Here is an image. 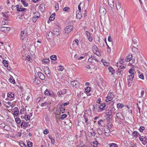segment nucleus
I'll list each match as a JSON object with an SVG mask.
<instances>
[{"label": "nucleus", "mask_w": 147, "mask_h": 147, "mask_svg": "<svg viewBox=\"0 0 147 147\" xmlns=\"http://www.w3.org/2000/svg\"><path fill=\"white\" fill-rule=\"evenodd\" d=\"M116 5L118 14L121 17V15L124 13L125 10L123 9V7L121 6V2L119 1H117L116 3Z\"/></svg>", "instance_id": "nucleus-1"}, {"label": "nucleus", "mask_w": 147, "mask_h": 147, "mask_svg": "<svg viewBox=\"0 0 147 147\" xmlns=\"http://www.w3.org/2000/svg\"><path fill=\"white\" fill-rule=\"evenodd\" d=\"M73 26L72 25H71L70 26H66L64 29L65 33H68L70 32H71L73 29Z\"/></svg>", "instance_id": "nucleus-2"}, {"label": "nucleus", "mask_w": 147, "mask_h": 147, "mask_svg": "<svg viewBox=\"0 0 147 147\" xmlns=\"http://www.w3.org/2000/svg\"><path fill=\"white\" fill-rule=\"evenodd\" d=\"M44 70L45 74L47 75L49 79H50L51 74L49 68L48 67H46L44 68Z\"/></svg>", "instance_id": "nucleus-3"}, {"label": "nucleus", "mask_w": 147, "mask_h": 147, "mask_svg": "<svg viewBox=\"0 0 147 147\" xmlns=\"http://www.w3.org/2000/svg\"><path fill=\"white\" fill-rule=\"evenodd\" d=\"M40 16V14L38 12H36L34 13V16L32 18V20L34 23L36 22L37 19Z\"/></svg>", "instance_id": "nucleus-4"}, {"label": "nucleus", "mask_w": 147, "mask_h": 147, "mask_svg": "<svg viewBox=\"0 0 147 147\" xmlns=\"http://www.w3.org/2000/svg\"><path fill=\"white\" fill-rule=\"evenodd\" d=\"M10 30L9 27L0 26V30L4 32H6L8 31H9Z\"/></svg>", "instance_id": "nucleus-5"}, {"label": "nucleus", "mask_w": 147, "mask_h": 147, "mask_svg": "<svg viewBox=\"0 0 147 147\" xmlns=\"http://www.w3.org/2000/svg\"><path fill=\"white\" fill-rule=\"evenodd\" d=\"M7 96L9 98H11V99L9 100H13L14 98V94L12 92H8L7 94Z\"/></svg>", "instance_id": "nucleus-6"}, {"label": "nucleus", "mask_w": 147, "mask_h": 147, "mask_svg": "<svg viewBox=\"0 0 147 147\" xmlns=\"http://www.w3.org/2000/svg\"><path fill=\"white\" fill-rule=\"evenodd\" d=\"M52 33L57 36L59 35L60 34V30L58 28H55L53 29V32Z\"/></svg>", "instance_id": "nucleus-7"}, {"label": "nucleus", "mask_w": 147, "mask_h": 147, "mask_svg": "<svg viewBox=\"0 0 147 147\" xmlns=\"http://www.w3.org/2000/svg\"><path fill=\"white\" fill-rule=\"evenodd\" d=\"M76 16L77 19H80L82 17L81 11H77L76 12Z\"/></svg>", "instance_id": "nucleus-8"}, {"label": "nucleus", "mask_w": 147, "mask_h": 147, "mask_svg": "<svg viewBox=\"0 0 147 147\" xmlns=\"http://www.w3.org/2000/svg\"><path fill=\"white\" fill-rule=\"evenodd\" d=\"M47 96H50L51 97L54 98H55L57 96L54 92L52 91H51Z\"/></svg>", "instance_id": "nucleus-9"}, {"label": "nucleus", "mask_w": 147, "mask_h": 147, "mask_svg": "<svg viewBox=\"0 0 147 147\" xmlns=\"http://www.w3.org/2000/svg\"><path fill=\"white\" fill-rule=\"evenodd\" d=\"M40 9L42 12H44L45 10V4L43 3L41 4L39 6Z\"/></svg>", "instance_id": "nucleus-10"}, {"label": "nucleus", "mask_w": 147, "mask_h": 147, "mask_svg": "<svg viewBox=\"0 0 147 147\" xmlns=\"http://www.w3.org/2000/svg\"><path fill=\"white\" fill-rule=\"evenodd\" d=\"M100 12L102 14H105L106 13V9L103 7H101L100 9Z\"/></svg>", "instance_id": "nucleus-11"}, {"label": "nucleus", "mask_w": 147, "mask_h": 147, "mask_svg": "<svg viewBox=\"0 0 147 147\" xmlns=\"http://www.w3.org/2000/svg\"><path fill=\"white\" fill-rule=\"evenodd\" d=\"M132 57V55L129 54L128 56L126 57L125 60L127 62H129L130 61Z\"/></svg>", "instance_id": "nucleus-12"}, {"label": "nucleus", "mask_w": 147, "mask_h": 147, "mask_svg": "<svg viewBox=\"0 0 147 147\" xmlns=\"http://www.w3.org/2000/svg\"><path fill=\"white\" fill-rule=\"evenodd\" d=\"M25 34L24 32L23 31H21L20 33V38L21 40H23L25 38Z\"/></svg>", "instance_id": "nucleus-13"}, {"label": "nucleus", "mask_w": 147, "mask_h": 147, "mask_svg": "<svg viewBox=\"0 0 147 147\" xmlns=\"http://www.w3.org/2000/svg\"><path fill=\"white\" fill-rule=\"evenodd\" d=\"M78 84V82L76 80H74V81H71V84L73 87L75 86L76 87L77 85Z\"/></svg>", "instance_id": "nucleus-14"}, {"label": "nucleus", "mask_w": 147, "mask_h": 147, "mask_svg": "<svg viewBox=\"0 0 147 147\" xmlns=\"http://www.w3.org/2000/svg\"><path fill=\"white\" fill-rule=\"evenodd\" d=\"M52 32L51 31L47 32L46 34L47 37L49 39H50L51 38V37L52 36Z\"/></svg>", "instance_id": "nucleus-15"}, {"label": "nucleus", "mask_w": 147, "mask_h": 147, "mask_svg": "<svg viewBox=\"0 0 147 147\" xmlns=\"http://www.w3.org/2000/svg\"><path fill=\"white\" fill-rule=\"evenodd\" d=\"M59 108L60 111V112H61L62 113H64L65 111V109L62 104H61L60 105Z\"/></svg>", "instance_id": "nucleus-16"}, {"label": "nucleus", "mask_w": 147, "mask_h": 147, "mask_svg": "<svg viewBox=\"0 0 147 147\" xmlns=\"http://www.w3.org/2000/svg\"><path fill=\"white\" fill-rule=\"evenodd\" d=\"M34 83L36 85L40 83V81L39 79L36 78L34 81Z\"/></svg>", "instance_id": "nucleus-17"}, {"label": "nucleus", "mask_w": 147, "mask_h": 147, "mask_svg": "<svg viewBox=\"0 0 147 147\" xmlns=\"http://www.w3.org/2000/svg\"><path fill=\"white\" fill-rule=\"evenodd\" d=\"M132 50L133 52H135L136 54L137 53L139 56H140V54L138 53V50L137 48L135 47H132Z\"/></svg>", "instance_id": "nucleus-18"}, {"label": "nucleus", "mask_w": 147, "mask_h": 147, "mask_svg": "<svg viewBox=\"0 0 147 147\" xmlns=\"http://www.w3.org/2000/svg\"><path fill=\"white\" fill-rule=\"evenodd\" d=\"M92 50L94 53L95 54L98 51V49L95 45H94L92 47Z\"/></svg>", "instance_id": "nucleus-19"}, {"label": "nucleus", "mask_w": 147, "mask_h": 147, "mask_svg": "<svg viewBox=\"0 0 147 147\" xmlns=\"http://www.w3.org/2000/svg\"><path fill=\"white\" fill-rule=\"evenodd\" d=\"M27 9L24 8H21L19 7H18V9H17V11H19L24 12L26 11Z\"/></svg>", "instance_id": "nucleus-20"}, {"label": "nucleus", "mask_w": 147, "mask_h": 147, "mask_svg": "<svg viewBox=\"0 0 147 147\" xmlns=\"http://www.w3.org/2000/svg\"><path fill=\"white\" fill-rule=\"evenodd\" d=\"M134 77V75H133V74H131L130 75L128 76H127L128 80L132 81Z\"/></svg>", "instance_id": "nucleus-21"}, {"label": "nucleus", "mask_w": 147, "mask_h": 147, "mask_svg": "<svg viewBox=\"0 0 147 147\" xmlns=\"http://www.w3.org/2000/svg\"><path fill=\"white\" fill-rule=\"evenodd\" d=\"M38 75L40 79L42 80H43L45 79V76L41 72H38Z\"/></svg>", "instance_id": "nucleus-22"}, {"label": "nucleus", "mask_w": 147, "mask_h": 147, "mask_svg": "<svg viewBox=\"0 0 147 147\" xmlns=\"http://www.w3.org/2000/svg\"><path fill=\"white\" fill-rule=\"evenodd\" d=\"M108 69L109 71V72L111 73L112 75L113 74L115 73V71L112 67H109L108 68Z\"/></svg>", "instance_id": "nucleus-23"}, {"label": "nucleus", "mask_w": 147, "mask_h": 147, "mask_svg": "<svg viewBox=\"0 0 147 147\" xmlns=\"http://www.w3.org/2000/svg\"><path fill=\"white\" fill-rule=\"evenodd\" d=\"M105 107V105L104 103H102L99 106V109H100L101 110H103L104 109V108Z\"/></svg>", "instance_id": "nucleus-24"}, {"label": "nucleus", "mask_w": 147, "mask_h": 147, "mask_svg": "<svg viewBox=\"0 0 147 147\" xmlns=\"http://www.w3.org/2000/svg\"><path fill=\"white\" fill-rule=\"evenodd\" d=\"M9 81L11 83L14 84L15 83V81L12 76H11L9 79Z\"/></svg>", "instance_id": "nucleus-25"}, {"label": "nucleus", "mask_w": 147, "mask_h": 147, "mask_svg": "<svg viewBox=\"0 0 147 147\" xmlns=\"http://www.w3.org/2000/svg\"><path fill=\"white\" fill-rule=\"evenodd\" d=\"M30 126V124H29V123L27 122H24V124L23 125V127H29Z\"/></svg>", "instance_id": "nucleus-26"}, {"label": "nucleus", "mask_w": 147, "mask_h": 147, "mask_svg": "<svg viewBox=\"0 0 147 147\" xmlns=\"http://www.w3.org/2000/svg\"><path fill=\"white\" fill-rule=\"evenodd\" d=\"M138 132L137 131H134L132 133V135L134 137L136 138L138 137Z\"/></svg>", "instance_id": "nucleus-27"}, {"label": "nucleus", "mask_w": 147, "mask_h": 147, "mask_svg": "<svg viewBox=\"0 0 147 147\" xmlns=\"http://www.w3.org/2000/svg\"><path fill=\"white\" fill-rule=\"evenodd\" d=\"M49 104V103L48 102H44L42 103L41 105L40 106L41 107H44V106H47V107H48V105Z\"/></svg>", "instance_id": "nucleus-28"}, {"label": "nucleus", "mask_w": 147, "mask_h": 147, "mask_svg": "<svg viewBox=\"0 0 147 147\" xmlns=\"http://www.w3.org/2000/svg\"><path fill=\"white\" fill-rule=\"evenodd\" d=\"M3 63L5 67L8 66V63L7 61L5 60H3Z\"/></svg>", "instance_id": "nucleus-29"}, {"label": "nucleus", "mask_w": 147, "mask_h": 147, "mask_svg": "<svg viewBox=\"0 0 147 147\" xmlns=\"http://www.w3.org/2000/svg\"><path fill=\"white\" fill-rule=\"evenodd\" d=\"M124 105L122 104L118 103L117 105V107L118 109H121L123 107Z\"/></svg>", "instance_id": "nucleus-30"}, {"label": "nucleus", "mask_w": 147, "mask_h": 147, "mask_svg": "<svg viewBox=\"0 0 147 147\" xmlns=\"http://www.w3.org/2000/svg\"><path fill=\"white\" fill-rule=\"evenodd\" d=\"M21 2L25 7H27L28 5V4L26 3L25 0H21Z\"/></svg>", "instance_id": "nucleus-31"}, {"label": "nucleus", "mask_w": 147, "mask_h": 147, "mask_svg": "<svg viewBox=\"0 0 147 147\" xmlns=\"http://www.w3.org/2000/svg\"><path fill=\"white\" fill-rule=\"evenodd\" d=\"M97 132L98 134L99 135H101L102 134V131L100 128H98L97 129Z\"/></svg>", "instance_id": "nucleus-32"}, {"label": "nucleus", "mask_w": 147, "mask_h": 147, "mask_svg": "<svg viewBox=\"0 0 147 147\" xmlns=\"http://www.w3.org/2000/svg\"><path fill=\"white\" fill-rule=\"evenodd\" d=\"M50 59L53 60H55L57 59V56L56 55H52L50 56Z\"/></svg>", "instance_id": "nucleus-33"}, {"label": "nucleus", "mask_w": 147, "mask_h": 147, "mask_svg": "<svg viewBox=\"0 0 147 147\" xmlns=\"http://www.w3.org/2000/svg\"><path fill=\"white\" fill-rule=\"evenodd\" d=\"M143 141L142 143L144 145H145L147 143V140H146V137H144L143 138Z\"/></svg>", "instance_id": "nucleus-34"}, {"label": "nucleus", "mask_w": 147, "mask_h": 147, "mask_svg": "<svg viewBox=\"0 0 147 147\" xmlns=\"http://www.w3.org/2000/svg\"><path fill=\"white\" fill-rule=\"evenodd\" d=\"M111 1L110 0H108L109 4V5H110V4L111 5V7H112L111 6H113L114 4V3L113 0L112 1V2H111Z\"/></svg>", "instance_id": "nucleus-35"}, {"label": "nucleus", "mask_w": 147, "mask_h": 147, "mask_svg": "<svg viewBox=\"0 0 147 147\" xmlns=\"http://www.w3.org/2000/svg\"><path fill=\"white\" fill-rule=\"evenodd\" d=\"M49 59H44L42 60V62L43 63H49Z\"/></svg>", "instance_id": "nucleus-36"}, {"label": "nucleus", "mask_w": 147, "mask_h": 147, "mask_svg": "<svg viewBox=\"0 0 147 147\" xmlns=\"http://www.w3.org/2000/svg\"><path fill=\"white\" fill-rule=\"evenodd\" d=\"M109 146L110 147H117V145L116 144H109Z\"/></svg>", "instance_id": "nucleus-37"}, {"label": "nucleus", "mask_w": 147, "mask_h": 147, "mask_svg": "<svg viewBox=\"0 0 147 147\" xmlns=\"http://www.w3.org/2000/svg\"><path fill=\"white\" fill-rule=\"evenodd\" d=\"M111 93H108V96L107 97V98L108 99H109V100L111 101L113 99V97L111 96Z\"/></svg>", "instance_id": "nucleus-38"}, {"label": "nucleus", "mask_w": 147, "mask_h": 147, "mask_svg": "<svg viewBox=\"0 0 147 147\" xmlns=\"http://www.w3.org/2000/svg\"><path fill=\"white\" fill-rule=\"evenodd\" d=\"M3 16V19L5 20H8V16L7 14H4Z\"/></svg>", "instance_id": "nucleus-39"}, {"label": "nucleus", "mask_w": 147, "mask_h": 147, "mask_svg": "<svg viewBox=\"0 0 147 147\" xmlns=\"http://www.w3.org/2000/svg\"><path fill=\"white\" fill-rule=\"evenodd\" d=\"M51 90H48L47 89L44 92V94H45L47 96L49 92L51 91Z\"/></svg>", "instance_id": "nucleus-40"}, {"label": "nucleus", "mask_w": 147, "mask_h": 147, "mask_svg": "<svg viewBox=\"0 0 147 147\" xmlns=\"http://www.w3.org/2000/svg\"><path fill=\"white\" fill-rule=\"evenodd\" d=\"M18 7H19V5H17L15 6L13 5L12 6L11 8L12 10H15L16 9L17 10V9H18Z\"/></svg>", "instance_id": "nucleus-41"}, {"label": "nucleus", "mask_w": 147, "mask_h": 147, "mask_svg": "<svg viewBox=\"0 0 147 147\" xmlns=\"http://www.w3.org/2000/svg\"><path fill=\"white\" fill-rule=\"evenodd\" d=\"M132 43L134 45L138 43V41L135 38H133L132 40Z\"/></svg>", "instance_id": "nucleus-42"}, {"label": "nucleus", "mask_w": 147, "mask_h": 147, "mask_svg": "<svg viewBox=\"0 0 147 147\" xmlns=\"http://www.w3.org/2000/svg\"><path fill=\"white\" fill-rule=\"evenodd\" d=\"M91 88L89 87H87L86 88H85V91L87 92H89L91 90Z\"/></svg>", "instance_id": "nucleus-43"}, {"label": "nucleus", "mask_w": 147, "mask_h": 147, "mask_svg": "<svg viewBox=\"0 0 147 147\" xmlns=\"http://www.w3.org/2000/svg\"><path fill=\"white\" fill-rule=\"evenodd\" d=\"M15 121L18 124H19L21 123V120L19 118H16L15 119Z\"/></svg>", "instance_id": "nucleus-44"}, {"label": "nucleus", "mask_w": 147, "mask_h": 147, "mask_svg": "<svg viewBox=\"0 0 147 147\" xmlns=\"http://www.w3.org/2000/svg\"><path fill=\"white\" fill-rule=\"evenodd\" d=\"M110 127L108 126V128H107L106 129H104L105 133H110V130L109 129Z\"/></svg>", "instance_id": "nucleus-45"}, {"label": "nucleus", "mask_w": 147, "mask_h": 147, "mask_svg": "<svg viewBox=\"0 0 147 147\" xmlns=\"http://www.w3.org/2000/svg\"><path fill=\"white\" fill-rule=\"evenodd\" d=\"M67 117V115L66 114H63L61 115L60 119L62 120H63Z\"/></svg>", "instance_id": "nucleus-46"}, {"label": "nucleus", "mask_w": 147, "mask_h": 147, "mask_svg": "<svg viewBox=\"0 0 147 147\" xmlns=\"http://www.w3.org/2000/svg\"><path fill=\"white\" fill-rule=\"evenodd\" d=\"M20 146L22 147H26V145L22 141H21L20 142Z\"/></svg>", "instance_id": "nucleus-47"}, {"label": "nucleus", "mask_w": 147, "mask_h": 147, "mask_svg": "<svg viewBox=\"0 0 147 147\" xmlns=\"http://www.w3.org/2000/svg\"><path fill=\"white\" fill-rule=\"evenodd\" d=\"M25 119L26 120H28L30 119V116L28 115H26L25 116Z\"/></svg>", "instance_id": "nucleus-48"}, {"label": "nucleus", "mask_w": 147, "mask_h": 147, "mask_svg": "<svg viewBox=\"0 0 147 147\" xmlns=\"http://www.w3.org/2000/svg\"><path fill=\"white\" fill-rule=\"evenodd\" d=\"M57 95L59 97L61 96V95H63V93L61 90L58 91L57 93Z\"/></svg>", "instance_id": "nucleus-49"}, {"label": "nucleus", "mask_w": 147, "mask_h": 147, "mask_svg": "<svg viewBox=\"0 0 147 147\" xmlns=\"http://www.w3.org/2000/svg\"><path fill=\"white\" fill-rule=\"evenodd\" d=\"M64 69V68L63 66L60 65L59 66V68L58 69V70L62 71Z\"/></svg>", "instance_id": "nucleus-50"}, {"label": "nucleus", "mask_w": 147, "mask_h": 147, "mask_svg": "<svg viewBox=\"0 0 147 147\" xmlns=\"http://www.w3.org/2000/svg\"><path fill=\"white\" fill-rule=\"evenodd\" d=\"M97 105L96 104H95L93 105V107L94 111H95L97 109L98 107H97Z\"/></svg>", "instance_id": "nucleus-51"}, {"label": "nucleus", "mask_w": 147, "mask_h": 147, "mask_svg": "<svg viewBox=\"0 0 147 147\" xmlns=\"http://www.w3.org/2000/svg\"><path fill=\"white\" fill-rule=\"evenodd\" d=\"M145 129V128L144 127L141 126L139 128V130L140 132H142Z\"/></svg>", "instance_id": "nucleus-52"}, {"label": "nucleus", "mask_w": 147, "mask_h": 147, "mask_svg": "<svg viewBox=\"0 0 147 147\" xmlns=\"http://www.w3.org/2000/svg\"><path fill=\"white\" fill-rule=\"evenodd\" d=\"M103 120L102 119H100L98 121V125L101 126H102V125L101 124V122H103Z\"/></svg>", "instance_id": "nucleus-53"}, {"label": "nucleus", "mask_w": 147, "mask_h": 147, "mask_svg": "<svg viewBox=\"0 0 147 147\" xmlns=\"http://www.w3.org/2000/svg\"><path fill=\"white\" fill-rule=\"evenodd\" d=\"M69 7H65L63 9V11L66 12H68V11H69Z\"/></svg>", "instance_id": "nucleus-54"}, {"label": "nucleus", "mask_w": 147, "mask_h": 147, "mask_svg": "<svg viewBox=\"0 0 147 147\" xmlns=\"http://www.w3.org/2000/svg\"><path fill=\"white\" fill-rule=\"evenodd\" d=\"M121 114L120 113H118L116 114V117L118 119H121Z\"/></svg>", "instance_id": "nucleus-55"}, {"label": "nucleus", "mask_w": 147, "mask_h": 147, "mask_svg": "<svg viewBox=\"0 0 147 147\" xmlns=\"http://www.w3.org/2000/svg\"><path fill=\"white\" fill-rule=\"evenodd\" d=\"M19 111H14L13 115H15L16 116H17L19 114Z\"/></svg>", "instance_id": "nucleus-56"}, {"label": "nucleus", "mask_w": 147, "mask_h": 147, "mask_svg": "<svg viewBox=\"0 0 147 147\" xmlns=\"http://www.w3.org/2000/svg\"><path fill=\"white\" fill-rule=\"evenodd\" d=\"M123 71L122 70H121V69L119 68L117 71V74H119V75H120L121 74V71Z\"/></svg>", "instance_id": "nucleus-57"}, {"label": "nucleus", "mask_w": 147, "mask_h": 147, "mask_svg": "<svg viewBox=\"0 0 147 147\" xmlns=\"http://www.w3.org/2000/svg\"><path fill=\"white\" fill-rule=\"evenodd\" d=\"M27 144L29 147H31L32 146V143L30 142H29Z\"/></svg>", "instance_id": "nucleus-58"}, {"label": "nucleus", "mask_w": 147, "mask_h": 147, "mask_svg": "<svg viewBox=\"0 0 147 147\" xmlns=\"http://www.w3.org/2000/svg\"><path fill=\"white\" fill-rule=\"evenodd\" d=\"M144 90H142L141 92V95L140 96L138 97L139 98H142L143 97V95H144Z\"/></svg>", "instance_id": "nucleus-59"}, {"label": "nucleus", "mask_w": 147, "mask_h": 147, "mask_svg": "<svg viewBox=\"0 0 147 147\" xmlns=\"http://www.w3.org/2000/svg\"><path fill=\"white\" fill-rule=\"evenodd\" d=\"M49 132V131L47 129H46L43 131V133L45 134H47Z\"/></svg>", "instance_id": "nucleus-60"}, {"label": "nucleus", "mask_w": 147, "mask_h": 147, "mask_svg": "<svg viewBox=\"0 0 147 147\" xmlns=\"http://www.w3.org/2000/svg\"><path fill=\"white\" fill-rule=\"evenodd\" d=\"M120 69L121 70L123 69H124L125 68V67L124 65H122L119 66Z\"/></svg>", "instance_id": "nucleus-61"}, {"label": "nucleus", "mask_w": 147, "mask_h": 147, "mask_svg": "<svg viewBox=\"0 0 147 147\" xmlns=\"http://www.w3.org/2000/svg\"><path fill=\"white\" fill-rule=\"evenodd\" d=\"M85 33L87 36V37H88L90 36V33L88 31H86Z\"/></svg>", "instance_id": "nucleus-62"}, {"label": "nucleus", "mask_w": 147, "mask_h": 147, "mask_svg": "<svg viewBox=\"0 0 147 147\" xmlns=\"http://www.w3.org/2000/svg\"><path fill=\"white\" fill-rule=\"evenodd\" d=\"M98 144V143L96 141L95 142H93V146L94 147H96L97 146V144Z\"/></svg>", "instance_id": "nucleus-63"}, {"label": "nucleus", "mask_w": 147, "mask_h": 147, "mask_svg": "<svg viewBox=\"0 0 147 147\" xmlns=\"http://www.w3.org/2000/svg\"><path fill=\"white\" fill-rule=\"evenodd\" d=\"M27 59L28 61H31L32 60V58L29 55H28L27 56Z\"/></svg>", "instance_id": "nucleus-64"}]
</instances>
